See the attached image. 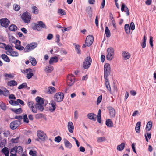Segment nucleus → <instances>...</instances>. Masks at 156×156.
Masks as SVG:
<instances>
[{
	"label": "nucleus",
	"mask_w": 156,
	"mask_h": 156,
	"mask_svg": "<svg viewBox=\"0 0 156 156\" xmlns=\"http://www.w3.org/2000/svg\"><path fill=\"white\" fill-rule=\"evenodd\" d=\"M36 101L37 102L35 107L36 109H38L40 111H42L44 109L43 104H44V101L43 98L37 97L36 98Z\"/></svg>",
	"instance_id": "obj_1"
},
{
	"label": "nucleus",
	"mask_w": 156,
	"mask_h": 156,
	"mask_svg": "<svg viewBox=\"0 0 156 156\" xmlns=\"http://www.w3.org/2000/svg\"><path fill=\"white\" fill-rule=\"evenodd\" d=\"M37 46V44L36 43L32 42L28 44L25 48L24 51L25 52H28L32 50Z\"/></svg>",
	"instance_id": "obj_2"
},
{
	"label": "nucleus",
	"mask_w": 156,
	"mask_h": 156,
	"mask_svg": "<svg viewBox=\"0 0 156 156\" xmlns=\"http://www.w3.org/2000/svg\"><path fill=\"white\" fill-rule=\"evenodd\" d=\"M64 94L62 92L56 93L54 96V100L57 102H61L63 101L64 98Z\"/></svg>",
	"instance_id": "obj_3"
},
{
	"label": "nucleus",
	"mask_w": 156,
	"mask_h": 156,
	"mask_svg": "<svg viewBox=\"0 0 156 156\" xmlns=\"http://www.w3.org/2000/svg\"><path fill=\"white\" fill-rule=\"evenodd\" d=\"M21 17L23 20L26 23H29L31 19L30 14L27 12L23 13Z\"/></svg>",
	"instance_id": "obj_4"
},
{
	"label": "nucleus",
	"mask_w": 156,
	"mask_h": 156,
	"mask_svg": "<svg viewBox=\"0 0 156 156\" xmlns=\"http://www.w3.org/2000/svg\"><path fill=\"white\" fill-rule=\"evenodd\" d=\"M107 52L108 54L106 56V58L107 60H111L114 56V51L112 48H109L107 49Z\"/></svg>",
	"instance_id": "obj_5"
},
{
	"label": "nucleus",
	"mask_w": 156,
	"mask_h": 156,
	"mask_svg": "<svg viewBox=\"0 0 156 156\" xmlns=\"http://www.w3.org/2000/svg\"><path fill=\"white\" fill-rule=\"evenodd\" d=\"M92 59L90 57H87L86 58L83 64V66L84 69H87L89 68L91 63Z\"/></svg>",
	"instance_id": "obj_6"
},
{
	"label": "nucleus",
	"mask_w": 156,
	"mask_h": 156,
	"mask_svg": "<svg viewBox=\"0 0 156 156\" xmlns=\"http://www.w3.org/2000/svg\"><path fill=\"white\" fill-rule=\"evenodd\" d=\"M38 24H34V29L37 30L38 31H41L42 28H45V25L42 21H40L38 22Z\"/></svg>",
	"instance_id": "obj_7"
},
{
	"label": "nucleus",
	"mask_w": 156,
	"mask_h": 156,
	"mask_svg": "<svg viewBox=\"0 0 156 156\" xmlns=\"http://www.w3.org/2000/svg\"><path fill=\"white\" fill-rule=\"evenodd\" d=\"M104 78H107L110 73V66L108 64H105L104 66Z\"/></svg>",
	"instance_id": "obj_8"
},
{
	"label": "nucleus",
	"mask_w": 156,
	"mask_h": 156,
	"mask_svg": "<svg viewBox=\"0 0 156 156\" xmlns=\"http://www.w3.org/2000/svg\"><path fill=\"white\" fill-rule=\"evenodd\" d=\"M75 77L73 74L69 75L67 76V82L69 86H72L75 82Z\"/></svg>",
	"instance_id": "obj_9"
},
{
	"label": "nucleus",
	"mask_w": 156,
	"mask_h": 156,
	"mask_svg": "<svg viewBox=\"0 0 156 156\" xmlns=\"http://www.w3.org/2000/svg\"><path fill=\"white\" fill-rule=\"evenodd\" d=\"M94 41V37L92 35L88 36L85 40V43L87 46H90L92 44Z\"/></svg>",
	"instance_id": "obj_10"
},
{
	"label": "nucleus",
	"mask_w": 156,
	"mask_h": 156,
	"mask_svg": "<svg viewBox=\"0 0 156 156\" xmlns=\"http://www.w3.org/2000/svg\"><path fill=\"white\" fill-rule=\"evenodd\" d=\"M0 23L2 26L7 27L10 23V21L6 18L0 19Z\"/></svg>",
	"instance_id": "obj_11"
},
{
	"label": "nucleus",
	"mask_w": 156,
	"mask_h": 156,
	"mask_svg": "<svg viewBox=\"0 0 156 156\" xmlns=\"http://www.w3.org/2000/svg\"><path fill=\"white\" fill-rule=\"evenodd\" d=\"M34 103L33 101L29 100H28L27 104L28 107L31 108L33 113H36L37 112V109L34 108Z\"/></svg>",
	"instance_id": "obj_12"
},
{
	"label": "nucleus",
	"mask_w": 156,
	"mask_h": 156,
	"mask_svg": "<svg viewBox=\"0 0 156 156\" xmlns=\"http://www.w3.org/2000/svg\"><path fill=\"white\" fill-rule=\"evenodd\" d=\"M37 134L38 138L42 141H44L46 138V134L42 131H37Z\"/></svg>",
	"instance_id": "obj_13"
},
{
	"label": "nucleus",
	"mask_w": 156,
	"mask_h": 156,
	"mask_svg": "<svg viewBox=\"0 0 156 156\" xmlns=\"http://www.w3.org/2000/svg\"><path fill=\"white\" fill-rule=\"evenodd\" d=\"M49 111L51 112L54 111L56 108V104L55 101L52 100L49 103Z\"/></svg>",
	"instance_id": "obj_14"
},
{
	"label": "nucleus",
	"mask_w": 156,
	"mask_h": 156,
	"mask_svg": "<svg viewBox=\"0 0 156 156\" xmlns=\"http://www.w3.org/2000/svg\"><path fill=\"white\" fill-rule=\"evenodd\" d=\"M19 122L17 120H15L10 123V126L11 129L14 130L16 129L19 126Z\"/></svg>",
	"instance_id": "obj_15"
},
{
	"label": "nucleus",
	"mask_w": 156,
	"mask_h": 156,
	"mask_svg": "<svg viewBox=\"0 0 156 156\" xmlns=\"http://www.w3.org/2000/svg\"><path fill=\"white\" fill-rule=\"evenodd\" d=\"M110 116L111 117H114L115 115V109L111 106L108 107Z\"/></svg>",
	"instance_id": "obj_16"
},
{
	"label": "nucleus",
	"mask_w": 156,
	"mask_h": 156,
	"mask_svg": "<svg viewBox=\"0 0 156 156\" xmlns=\"http://www.w3.org/2000/svg\"><path fill=\"white\" fill-rule=\"evenodd\" d=\"M21 42L19 40H16V42L15 48L16 49L20 50H24V47L20 45Z\"/></svg>",
	"instance_id": "obj_17"
},
{
	"label": "nucleus",
	"mask_w": 156,
	"mask_h": 156,
	"mask_svg": "<svg viewBox=\"0 0 156 156\" xmlns=\"http://www.w3.org/2000/svg\"><path fill=\"white\" fill-rule=\"evenodd\" d=\"M122 56L123 59L124 60H126L130 58L131 55L129 53L123 51L122 52Z\"/></svg>",
	"instance_id": "obj_18"
},
{
	"label": "nucleus",
	"mask_w": 156,
	"mask_h": 156,
	"mask_svg": "<svg viewBox=\"0 0 156 156\" xmlns=\"http://www.w3.org/2000/svg\"><path fill=\"white\" fill-rule=\"evenodd\" d=\"M121 10L122 12L124 11L125 12L127 16L129 15V12L128 8L123 3L122 5Z\"/></svg>",
	"instance_id": "obj_19"
},
{
	"label": "nucleus",
	"mask_w": 156,
	"mask_h": 156,
	"mask_svg": "<svg viewBox=\"0 0 156 156\" xmlns=\"http://www.w3.org/2000/svg\"><path fill=\"white\" fill-rule=\"evenodd\" d=\"M67 127L69 132L70 133H73L74 130V126L73 123L71 122H69L68 123Z\"/></svg>",
	"instance_id": "obj_20"
},
{
	"label": "nucleus",
	"mask_w": 156,
	"mask_h": 156,
	"mask_svg": "<svg viewBox=\"0 0 156 156\" xmlns=\"http://www.w3.org/2000/svg\"><path fill=\"white\" fill-rule=\"evenodd\" d=\"M29 72L27 74L26 77L28 79H30L31 78L33 75V74L32 73V70L30 69H26V72L27 73Z\"/></svg>",
	"instance_id": "obj_21"
},
{
	"label": "nucleus",
	"mask_w": 156,
	"mask_h": 156,
	"mask_svg": "<svg viewBox=\"0 0 156 156\" xmlns=\"http://www.w3.org/2000/svg\"><path fill=\"white\" fill-rule=\"evenodd\" d=\"M16 150V153H21L23 151V149L21 146H19L18 147H15L11 149V152H12V151Z\"/></svg>",
	"instance_id": "obj_22"
},
{
	"label": "nucleus",
	"mask_w": 156,
	"mask_h": 156,
	"mask_svg": "<svg viewBox=\"0 0 156 156\" xmlns=\"http://www.w3.org/2000/svg\"><path fill=\"white\" fill-rule=\"evenodd\" d=\"M87 117L90 119L95 121L96 119V115L95 114L93 113L88 114L87 115Z\"/></svg>",
	"instance_id": "obj_23"
},
{
	"label": "nucleus",
	"mask_w": 156,
	"mask_h": 156,
	"mask_svg": "<svg viewBox=\"0 0 156 156\" xmlns=\"http://www.w3.org/2000/svg\"><path fill=\"white\" fill-rule=\"evenodd\" d=\"M58 59L56 56L53 57L49 60V64H53L58 62Z\"/></svg>",
	"instance_id": "obj_24"
},
{
	"label": "nucleus",
	"mask_w": 156,
	"mask_h": 156,
	"mask_svg": "<svg viewBox=\"0 0 156 156\" xmlns=\"http://www.w3.org/2000/svg\"><path fill=\"white\" fill-rule=\"evenodd\" d=\"M1 95L6 97L10 95V93L8 90L6 88H5L3 90H2V92L1 94Z\"/></svg>",
	"instance_id": "obj_25"
},
{
	"label": "nucleus",
	"mask_w": 156,
	"mask_h": 156,
	"mask_svg": "<svg viewBox=\"0 0 156 156\" xmlns=\"http://www.w3.org/2000/svg\"><path fill=\"white\" fill-rule=\"evenodd\" d=\"M1 152L4 154L5 156H9V151L8 148L7 147H5L2 149Z\"/></svg>",
	"instance_id": "obj_26"
},
{
	"label": "nucleus",
	"mask_w": 156,
	"mask_h": 156,
	"mask_svg": "<svg viewBox=\"0 0 156 156\" xmlns=\"http://www.w3.org/2000/svg\"><path fill=\"white\" fill-rule=\"evenodd\" d=\"M152 126V122L151 121H149L147 123L146 127V130L147 131H149L151 129Z\"/></svg>",
	"instance_id": "obj_27"
},
{
	"label": "nucleus",
	"mask_w": 156,
	"mask_h": 156,
	"mask_svg": "<svg viewBox=\"0 0 156 156\" xmlns=\"http://www.w3.org/2000/svg\"><path fill=\"white\" fill-rule=\"evenodd\" d=\"M7 84L9 86H16L17 84V83L16 81L10 80L8 82Z\"/></svg>",
	"instance_id": "obj_28"
},
{
	"label": "nucleus",
	"mask_w": 156,
	"mask_h": 156,
	"mask_svg": "<svg viewBox=\"0 0 156 156\" xmlns=\"http://www.w3.org/2000/svg\"><path fill=\"white\" fill-rule=\"evenodd\" d=\"M141 123V122L139 121L136 124L135 127V130L136 132L137 133H139L140 132Z\"/></svg>",
	"instance_id": "obj_29"
},
{
	"label": "nucleus",
	"mask_w": 156,
	"mask_h": 156,
	"mask_svg": "<svg viewBox=\"0 0 156 156\" xmlns=\"http://www.w3.org/2000/svg\"><path fill=\"white\" fill-rule=\"evenodd\" d=\"M125 144L124 143H122L120 145L117 146V149L119 151H122L125 148Z\"/></svg>",
	"instance_id": "obj_30"
},
{
	"label": "nucleus",
	"mask_w": 156,
	"mask_h": 156,
	"mask_svg": "<svg viewBox=\"0 0 156 156\" xmlns=\"http://www.w3.org/2000/svg\"><path fill=\"white\" fill-rule=\"evenodd\" d=\"M1 57L2 59L5 61L7 62H9L10 61V60L8 57L5 54H2V55Z\"/></svg>",
	"instance_id": "obj_31"
},
{
	"label": "nucleus",
	"mask_w": 156,
	"mask_h": 156,
	"mask_svg": "<svg viewBox=\"0 0 156 156\" xmlns=\"http://www.w3.org/2000/svg\"><path fill=\"white\" fill-rule=\"evenodd\" d=\"M64 143L65 146L67 148L70 149L72 147L71 144L66 139L64 140Z\"/></svg>",
	"instance_id": "obj_32"
},
{
	"label": "nucleus",
	"mask_w": 156,
	"mask_h": 156,
	"mask_svg": "<svg viewBox=\"0 0 156 156\" xmlns=\"http://www.w3.org/2000/svg\"><path fill=\"white\" fill-rule=\"evenodd\" d=\"M124 28L125 32L126 33L129 34L130 33V28L129 25L128 24H126L125 25Z\"/></svg>",
	"instance_id": "obj_33"
},
{
	"label": "nucleus",
	"mask_w": 156,
	"mask_h": 156,
	"mask_svg": "<svg viewBox=\"0 0 156 156\" xmlns=\"http://www.w3.org/2000/svg\"><path fill=\"white\" fill-rule=\"evenodd\" d=\"M105 32L106 37H109L111 35V34L110 31L107 27H105Z\"/></svg>",
	"instance_id": "obj_34"
},
{
	"label": "nucleus",
	"mask_w": 156,
	"mask_h": 156,
	"mask_svg": "<svg viewBox=\"0 0 156 156\" xmlns=\"http://www.w3.org/2000/svg\"><path fill=\"white\" fill-rule=\"evenodd\" d=\"M9 29L10 31H15L17 30V28L15 25L12 24L9 26Z\"/></svg>",
	"instance_id": "obj_35"
},
{
	"label": "nucleus",
	"mask_w": 156,
	"mask_h": 156,
	"mask_svg": "<svg viewBox=\"0 0 156 156\" xmlns=\"http://www.w3.org/2000/svg\"><path fill=\"white\" fill-rule=\"evenodd\" d=\"M29 59H30V60L32 65L34 66L36 65L37 62L34 58L30 57L29 58Z\"/></svg>",
	"instance_id": "obj_36"
},
{
	"label": "nucleus",
	"mask_w": 156,
	"mask_h": 156,
	"mask_svg": "<svg viewBox=\"0 0 156 156\" xmlns=\"http://www.w3.org/2000/svg\"><path fill=\"white\" fill-rule=\"evenodd\" d=\"M9 41L12 43H15L16 40L15 39V37L12 35H10L9 36Z\"/></svg>",
	"instance_id": "obj_37"
},
{
	"label": "nucleus",
	"mask_w": 156,
	"mask_h": 156,
	"mask_svg": "<svg viewBox=\"0 0 156 156\" xmlns=\"http://www.w3.org/2000/svg\"><path fill=\"white\" fill-rule=\"evenodd\" d=\"M106 124L108 127H111L112 126V121L110 119H108L106 121Z\"/></svg>",
	"instance_id": "obj_38"
},
{
	"label": "nucleus",
	"mask_w": 156,
	"mask_h": 156,
	"mask_svg": "<svg viewBox=\"0 0 156 156\" xmlns=\"http://www.w3.org/2000/svg\"><path fill=\"white\" fill-rule=\"evenodd\" d=\"M11 110L16 114H20L22 113V109L20 108L18 109H11Z\"/></svg>",
	"instance_id": "obj_39"
},
{
	"label": "nucleus",
	"mask_w": 156,
	"mask_h": 156,
	"mask_svg": "<svg viewBox=\"0 0 156 156\" xmlns=\"http://www.w3.org/2000/svg\"><path fill=\"white\" fill-rule=\"evenodd\" d=\"M56 92V89L52 86H49V94H52Z\"/></svg>",
	"instance_id": "obj_40"
},
{
	"label": "nucleus",
	"mask_w": 156,
	"mask_h": 156,
	"mask_svg": "<svg viewBox=\"0 0 156 156\" xmlns=\"http://www.w3.org/2000/svg\"><path fill=\"white\" fill-rule=\"evenodd\" d=\"M6 144V141L5 139L2 140L0 142V147H3L5 146Z\"/></svg>",
	"instance_id": "obj_41"
},
{
	"label": "nucleus",
	"mask_w": 156,
	"mask_h": 156,
	"mask_svg": "<svg viewBox=\"0 0 156 156\" xmlns=\"http://www.w3.org/2000/svg\"><path fill=\"white\" fill-rule=\"evenodd\" d=\"M75 48L76 50L77 53L78 54H80L81 53V51L80 48V46L79 45L75 44H74Z\"/></svg>",
	"instance_id": "obj_42"
},
{
	"label": "nucleus",
	"mask_w": 156,
	"mask_h": 156,
	"mask_svg": "<svg viewBox=\"0 0 156 156\" xmlns=\"http://www.w3.org/2000/svg\"><path fill=\"white\" fill-rule=\"evenodd\" d=\"M32 12L33 13L37 14L38 13V10L36 6H33L32 8Z\"/></svg>",
	"instance_id": "obj_43"
},
{
	"label": "nucleus",
	"mask_w": 156,
	"mask_h": 156,
	"mask_svg": "<svg viewBox=\"0 0 156 156\" xmlns=\"http://www.w3.org/2000/svg\"><path fill=\"white\" fill-rule=\"evenodd\" d=\"M106 140V138L104 136H102L98 137L97 138V141L98 143H101Z\"/></svg>",
	"instance_id": "obj_44"
},
{
	"label": "nucleus",
	"mask_w": 156,
	"mask_h": 156,
	"mask_svg": "<svg viewBox=\"0 0 156 156\" xmlns=\"http://www.w3.org/2000/svg\"><path fill=\"white\" fill-rule=\"evenodd\" d=\"M9 103L12 105H18V103L16 101L11 100L9 101Z\"/></svg>",
	"instance_id": "obj_45"
},
{
	"label": "nucleus",
	"mask_w": 156,
	"mask_h": 156,
	"mask_svg": "<svg viewBox=\"0 0 156 156\" xmlns=\"http://www.w3.org/2000/svg\"><path fill=\"white\" fill-rule=\"evenodd\" d=\"M10 52V55L13 57H17L19 54L18 52L12 51Z\"/></svg>",
	"instance_id": "obj_46"
},
{
	"label": "nucleus",
	"mask_w": 156,
	"mask_h": 156,
	"mask_svg": "<svg viewBox=\"0 0 156 156\" xmlns=\"http://www.w3.org/2000/svg\"><path fill=\"white\" fill-rule=\"evenodd\" d=\"M143 41V42L141 44V46L142 48H144L146 47V38L145 36L144 37Z\"/></svg>",
	"instance_id": "obj_47"
},
{
	"label": "nucleus",
	"mask_w": 156,
	"mask_h": 156,
	"mask_svg": "<svg viewBox=\"0 0 156 156\" xmlns=\"http://www.w3.org/2000/svg\"><path fill=\"white\" fill-rule=\"evenodd\" d=\"M6 50L7 51H11L13 50L12 48V46L9 45H6L5 48Z\"/></svg>",
	"instance_id": "obj_48"
},
{
	"label": "nucleus",
	"mask_w": 156,
	"mask_h": 156,
	"mask_svg": "<svg viewBox=\"0 0 156 156\" xmlns=\"http://www.w3.org/2000/svg\"><path fill=\"white\" fill-rule=\"evenodd\" d=\"M27 85V83H24L19 86L18 87V89H20L25 87H26Z\"/></svg>",
	"instance_id": "obj_49"
},
{
	"label": "nucleus",
	"mask_w": 156,
	"mask_h": 156,
	"mask_svg": "<svg viewBox=\"0 0 156 156\" xmlns=\"http://www.w3.org/2000/svg\"><path fill=\"white\" fill-rule=\"evenodd\" d=\"M20 6L17 4H15L13 5L14 9L16 11H19L20 9Z\"/></svg>",
	"instance_id": "obj_50"
},
{
	"label": "nucleus",
	"mask_w": 156,
	"mask_h": 156,
	"mask_svg": "<svg viewBox=\"0 0 156 156\" xmlns=\"http://www.w3.org/2000/svg\"><path fill=\"white\" fill-rule=\"evenodd\" d=\"M37 152L35 151L30 150L29 152V154L32 156H36L37 155Z\"/></svg>",
	"instance_id": "obj_51"
},
{
	"label": "nucleus",
	"mask_w": 156,
	"mask_h": 156,
	"mask_svg": "<svg viewBox=\"0 0 156 156\" xmlns=\"http://www.w3.org/2000/svg\"><path fill=\"white\" fill-rule=\"evenodd\" d=\"M14 118L18 120V121L19 122V124L20 123L21 121L23 119V117L22 116H16Z\"/></svg>",
	"instance_id": "obj_52"
},
{
	"label": "nucleus",
	"mask_w": 156,
	"mask_h": 156,
	"mask_svg": "<svg viewBox=\"0 0 156 156\" xmlns=\"http://www.w3.org/2000/svg\"><path fill=\"white\" fill-rule=\"evenodd\" d=\"M4 76L6 78V79H7L8 78H12L14 77L12 74L7 73H5L4 74Z\"/></svg>",
	"instance_id": "obj_53"
},
{
	"label": "nucleus",
	"mask_w": 156,
	"mask_h": 156,
	"mask_svg": "<svg viewBox=\"0 0 156 156\" xmlns=\"http://www.w3.org/2000/svg\"><path fill=\"white\" fill-rule=\"evenodd\" d=\"M61 140L62 138L61 136H58L55 138L54 141L57 143H59L61 141Z\"/></svg>",
	"instance_id": "obj_54"
},
{
	"label": "nucleus",
	"mask_w": 156,
	"mask_h": 156,
	"mask_svg": "<svg viewBox=\"0 0 156 156\" xmlns=\"http://www.w3.org/2000/svg\"><path fill=\"white\" fill-rule=\"evenodd\" d=\"M19 137H17L16 138H12L11 140V141L12 143H16L19 141Z\"/></svg>",
	"instance_id": "obj_55"
},
{
	"label": "nucleus",
	"mask_w": 156,
	"mask_h": 156,
	"mask_svg": "<svg viewBox=\"0 0 156 156\" xmlns=\"http://www.w3.org/2000/svg\"><path fill=\"white\" fill-rule=\"evenodd\" d=\"M58 13L60 15H64L66 14V13L64 10L62 9H59L58 10Z\"/></svg>",
	"instance_id": "obj_56"
},
{
	"label": "nucleus",
	"mask_w": 156,
	"mask_h": 156,
	"mask_svg": "<svg viewBox=\"0 0 156 156\" xmlns=\"http://www.w3.org/2000/svg\"><path fill=\"white\" fill-rule=\"evenodd\" d=\"M23 119V121L27 123H29V121L27 118V115L26 114H25L24 115Z\"/></svg>",
	"instance_id": "obj_57"
},
{
	"label": "nucleus",
	"mask_w": 156,
	"mask_h": 156,
	"mask_svg": "<svg viewBox=\"0 0 156 156\" xmlns=\"http://www.w3.org/2000/svg\"><path fill=\"white\" fill-rule=\"evenodd\" d=\"M56 51H55V48H53L52 49L50 50V53L51 54H54L56 52H58L59 51V48H56Z\"/></svg>",
	"instance_id": "obj_58"
},
{
	"label": "nucleus",
	"mask_w": 156,
	"mask_h": 156,
	"mask_svg": "<svg viewBox=\"0 0 156 156\" xmlns=\"http://www.w3.org/2000/svg\"><path fill=\"white\" fill-rule=\"evenodd\" d=\"M102 95H100L98 97L97 103V105L99 104L101 102L102 99Z\"/></svg>",
	"instance_id": "obj_59"
},
{
	"label": "nucleus",
	"mask_w": 156,
	"mask_h": 156,
	"mask_svg": "<svg viewBox=\"0 0 156 156\" xmlns=\"http://www.w3.org/2000/svg\"><path fill=\"white\" fill-rule=\"evenodd\" d=\"M0 107L3 110H5L6 109V106L3 103H2L0 104Z\"/></svg>",
	"instance_id": "obj_60"
},
{
	"label": "nucleus",
	"mask_w": 156,
	"mask_h": 156,
	"mask_svg": "<svg viewBox=\"0 0 156 156\" xmlns=\"http://www.w3.org/2000/svg\"><path fill=\"white\" fill-rule=\"evenodd\" d=\"M78 113L77 110H76L74 112V119L76 120L78 118Z\"/></svg>",
	"instance_id": "obj_61"
},
{
	"label": "nucleus",
	"mask_w": 156,
	"mask_h": 156,
	"mask_svg": "<svg viewBox=\"0 0 156 156\" xmlns=\"http://www.w3.org/2000/svg\"><path fill=\"white\" fill-rule=\"evenodd\" d=\"M17 101L18 103V105H19V103L22 106H24L25 105L23 101L20 99H17Z\"/></svg>",
	"instance_id": "obj_62"
},
{
	"label": "nucleus",
	"mask_w": 156,
	"mask_h": 156,
	"mask_svg": "<svg viewBox=\"0 0 156 156\" xmlns=\"http://www.w3.org/2000/svg\"><path fill=\"white\" fill-rule=\"evenodd\" d=\"M153 37L152 36H151L150 37L149 43L151 47H152L153 46Z\"/></svg>",
	"instance_id": "obj_63"
},
{
	"label": "nucleus",
	"mask_w": 156,
	"mask_h": 156,
	"mask_svg": "<svg viewBox=\"0 0 156 156\" xmlns=\"http://www.w3.org/2000/svg\"><path fill=\"white\" fill-rule=\"evenodd\" d=\"M130 28L132 30H133L135 29V26L134 23L133 22H131L130 25Z\"/></svg>",
	"instance_id": "obj_64"
}]
</instances>
